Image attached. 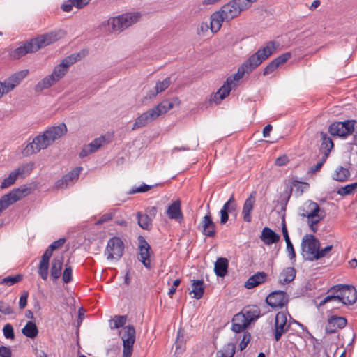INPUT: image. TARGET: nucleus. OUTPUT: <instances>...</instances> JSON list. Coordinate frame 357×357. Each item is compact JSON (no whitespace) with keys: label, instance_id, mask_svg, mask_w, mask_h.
<instances>
[{"label":"nucleus","instance_id":"a19ab883","mask_svg":"<svg viewBox=\"0 0 357 357\" xmlns=\"http://www.w3.org/2000/svg\"><path fill=\"white\" fill-rule=\"evenodd\" d=\"M333 245H327L324 248L320 249L319 248L318 252L316 253L315 255L312 256H307L305 257L306 260L308 261H314V260H318L324 257L327 256L329 252H331L333 249Z\"/></svg>","mask_w":357,"mask_h":357},{"label":"nucleus","instance_id":"f704fd0d","mask_svg":"<svg viewBox=\"0 0 357 357\" xmlns=\"http://www.w3.org/2000/svg\"><path fill=\"white\" fill-rule=\"evenodd\" d=\"M22 332L26 337L33 339L38 335V330L34 322L28 321Z\"/></svg>","mask_w":357,"mask_h":357},{"label":"nucleus","instance_id":"cd10ccee","mask_svg":"<svg viewBox=\"0 0 357 357\" xmlns=\"http://www.w3.org/2000/svg\"><path fill=\"white\" fill-rule=\"evenodd\" d=\"M63 263V257H56L52 259L50 268V277L53 282H55L60 277Z\"/></svg>","mask_w":357,"mask_h":357},{"label":"nucleus","instance_id":"9b49d317","mask_svg":"<svg viewBox=\"0 0 357 357\" xmlns=\"http://www.w3.org/2000/svg\"><path fill=\"white\" fill-rule=\"evenodd\" d=\"M289 301V295L281 290L271 292L265 299L266 303L273 309H282L288 304Z\"/></svg>","mask_w":357,"mask_h":357},{"label":"nucleus","instance_id":"c9c22d12","mask_svg":"<svg viewBox=\"0 0 357 357\" xmlns=\"http://www.w3.org/2000/svg\"><path fill=\"white\" fill-rule=\"evenodd\" d=\"M137 216L139 226L143 229L149 231L152 227V221L149 216L146 214H142L140 212L137 213Z\"/></svg>","mask_w":357,"mask_h":357},{"label":"nucleus","instance_id":"774afa93","mask_svg":"<svg viewBox=\"0 0 357 357\" xmlns=\"http://www.w3.org/2000/svg\"><path fill=\"white\" fill-rule=\"evenodd\" d=\"M307 183H301V182H299L297 180H294L293 182H292V185L291 188H296V192L298 193V195H301L304 191L303 190V185H307Z\"/></svg>","mask_w":357,"mask_h":357},{"label":"nucleus","instance_id":"052dcab7","mask_svg":"<svg viewBox=\"0 0 357 357\" xmlns=\"http://www.w3.org/2000/svg\"><path fill=\"white\" fill-rule=\"evenodd\" d=\"M184 331L180 328L177 333V337L175 342L176 349H180L184 344Z\"/></svg>","mask_w":357,"mask_h":357},{"label":"nucleus","instance_id":"79ce46f5","mask_svg":"<svg viewBox=\"0 0 357 357\" xmlns=\"http://www.w3.org/2000/svg\"><path fill=\"white\" fill-rule=\"evenodd\" d=\"M356 189H357V182H355V183H353L351 184H348V185H345L344 187L340 188L337 190V194L341 196H347V195H353L355 192Z\"/></svg>","mask_w":357,"mask_h":357},{"label":"nucleus","instance_id":"a878e982","mask_svg":"<svg viewBox=\"0 0 357 357\" xmlns=\"http://www.w3.org/2000/svg\"><path fill=\"white\" fill-rule=\"evenodd\" d=\"M210 20V29L212 33H217L220 29L222 22L226 21L225 15L221 12V10L212 13Z\"/></svg>","mask_w":357,"mask_h":357},{"label":"nucleus","instance_id":"13d9d810","mask_svg":"<svg viewBox=\"0 0 357 357\" xmlns=\"http://www.w3.org/2000/svg\"><path fill=\"white\" fill-rule=\"evenodd\" d=\"M73 270L71 266H66V268L63 273L62 280L64 283H69L73 280Z\"/></svg>","mask_w":357,"mask_h":357},{"label":"nucleus","instance_id":"bb28decb","mask_svg":"<svg viewBox=\"0 0 357 357\" xmlns=\"http://www.w3.org/2000/svg\"><path fill=\"white\" fill-rule=\"evenodd\" d=\"M280 235L269 227H265L261 231L260 239L266 245L277 243L280 240Z\"/></svg>","mask_w":357,"mask_h":357},{"label":"nucleus","instance_id":"2f4dec72","mask_svg":"<svg viewBox=\"0 0 357 357\" xmlns=\"http://www.w3.org/2000/svg\"><path fill=\"white\" fill-rule=\"evenodd\" d=\"M192 289L190 291V294H193V298L195 299H200L203 297L204 294L205 287L204 282L202 280H193L192 281Z\"/></svg>","mask_w":357,"mask_h":357},{"label":"nucleus","instance_id":"c03bdc74","mask_svg":"<svg viewBox=\"0 0 357 357\" xmlns=\"http://www.w3.org/2000/svg\"><path fill=\"white\" fill-rule=\"evenodd\" d=\"M105 142L104 136H101L98 138H96L91 143L86 144L88 149L91 151V153L96 152L99 148H100L102 144Z\"/></svg>","mask_w":357,"mask_h":357},{"label":"nucleus","instance_id":"f8f14e48","mask_svg":"<svg viewBox=\"0 0 357 357\" xmlns=\"http://www.w3.org/2000/svg\"><path fill=\"white\" fill-rule=\"evenodd\" d=\"M320 247V242L313 234H306L301 242L303 256L305 259L304 252L307 256L315 255Z\"/></svg>","mask_w":357,"mask_h":357},{"label":"nucleus","instance_id":"1a4fd4ad","mask_svg":"<svg viewBox=\"0 0 357 357\" xmlns=\"http://www.w3.org/2000/svg\"><path fill=\"white\" fill-rule=\"evenodd\" d=\"M65 35V32L62 30H57L40 35L34 38L32 41L34 44L36 51L40 48L50 45L59 39L62 38Z\"/></svg>","mask_w":357,"mask_h":357},{"label":"nucleus","instance_id":"ea45409f","mask_svg":"<svg viewBox=\"0 0 357 357\" xmlns=\"http://www.w3.org/2000/svg\"><path fill=\"white\" fill-rule=\"evenodd\" d=\"M235 345L232 343H228L225 345L222 350L216 353L217 357H234L235 354Z\"/></svg>","mask_w":357,"mask_h":357},{"label":"nucleus","instance_id":"e433bc0d","mask_svg":"<svg viewBox=\"0 0 357 357\" xmlns=\"http://www.w3.org/2000/svg\"><path fill=\"white\" fill-rule=\"evenodd\" d=\"M350 176V172L347 168L339 167L333 176V178L340 182L346 181Z\"/></svg>","mask_w":357,"mask_h":357},{"label":"nucleus","instance_id":"9d476101","mask_svg":"<svg viewBox=\"0 0 357 357\" xmlns=\"http://www.w3.org/2000/svg\"><path fill=\"white\" fill-rule=\"evenodd\" d=\"M135 328L132 325L124 327V331L121 336L123 341V357H130L133 351V344L135 342Z\"/></svg>","mask_w":357,"mask_h":357},{"label":"nucleus","instance_id":"f257e3e1","mask_svg":"<svg viewBox=\"0 0 357 357\" xmlns=\"http://www.w3.org/2000/svg\"><path fill=\"white\" fill-rule=\"evenodd\" d=\"M67 127L64 123L56 126H52L46 130L43 135H38L29 143L23 149L24 155H30L39 152L52 145L56 140L60 139L67 132Z\"/></svg>","mask_w":357,"mask_h":357},{"label":"nucleus","instance_id":"e2e57ef3","mask_svg":"<svg viewBox=\"0 0 357 357\" xmlns=\"http://www.w3.org/2000/svg\"><path fill=\"white\" fill-rule=\"evenodd\" d=\"M325 211L321 210L320 212L317 213V215L313 218H307L308 223H312L314 225L318 224L321 220H323L325 217Z\"/></svg>","mask_w":357,"mask_h":357},{"label":"nucleus","instance_id":"0e129e2a","mask_svg":"<svg viewBox=\"0 0 357 357\" xmlns=\"http://www.w3.org/2000/svg\"><path fill=\"white\" fill-rule=\"evenodd\" d=\"M29 297V292L27 291H23L19 301V308L23 310L27 305V300Z\"/></svg>","mask_w":357,"mask_h":357},{"label":"nucleus","instance_id":"c85d7f7f","mask_svg":"<svg viewBox=\"0 0 357 357\" xmlns=\"http://www.w3.org/2000/svg\"><path fill=\"white\" fill-rule=\"evenodd\" d=\"M229 261L227 258L219 257L214 265V272L218 277L223 278L228 272Z\"/></svg>","mask_w":357,"mask_h":357},{"label":"nucleus","instance_id":"37998d69","mask_svg":"<svg viewBox=\"0 0 357 357\" xmlns=\"http://www.w3.org/2000/svg\"><path fill=\"white\" fill-rule=\"evenodd\" d=\"M17 176L14 170L10 173L8 177L5 178L0 185L1 189H6L13 185L17 179Z\"/></svg>","mask_w":357,"mask_h":357},{"label":"nucleus","instance_id":"72a5a7b5","mask_svg":"<svg viewBox=\"0 0 357 357\" xmlns=\"http://www.w3.org/2000/svg\"><path fill=\"white\" fill-rule=\"evenodd\" d=\"M139 13H126L119 15L123 29L131 26L132 24L137 22L140 18Z\"/></svg>","mask_w":357,"mask_h":357},{"label":"nucleus","instance_id":"3c124183","mask_svg":"<svg viewBox=\"0 0 357 357\" xmlns=\"http://www.w3.org/2000/svg\"><path fill=\"white\" fill-rule=\"evenodd\" d=\"M49 262L40 261L38 274L43 280H47L48 277Z\"/></svg>","mask_w":357,"mask_h":357},{"label":"nucleus","instance_id":"aec40b11","mask_svg":"<svg viewBox=\"0 0 357 357\" xmlns=\"http://www.w3.org/2000/svg\"><path fill=\"white\" fill-rule=\"evenodd\" d=\"M291 57V52H285L273 61H271L264 68L263 75L266 76L274 72L280 65L286 63Z\"/></svg>","mask_w":357,"mask_h":357},{"label":"nucleus","instance_id":"603ef678","mask_svg":"<svg viewBox=\"0 0 357 357\" xmlns=\"http://www.w3.org/2000/svg\"><path fill=\"white\" fill-rule=\"evenodd\" d=\"M292 194V188H288L284 190L282 194L281 195V201L280 204L282 206V208L285 210V207L288 204V202Z\"/></svg>","mask_w":357,"mask_h":357},{"label":"nucleus","instance_id":"5fc2aeb1","mask_svg":"<svg viewBox=\"0 0 357 357\" xmlns=\"http://www.w3.org/2000/svg\"><path fill=\"white\" fill-rule=\"evenodd\" d=\"M82 170V167H77L71 170L68 174H65V177L68 179V181H73L74 180H77L79 177V175Z\"/></svg>","mask_w":357,"mask_h":357},{"label":"nucleus","instance_id":"393cba45","mask_svg":"<svg viewBox=\"0 0 357 357\" xmlns=\"http://www.w3.org/2000/svg\"><path fill=\"white\" fill-rule=\"evenodd\" d=\"M181 201L177 199L172 202L167 208V215L169 218L181 221L183 219V215L181 209Z\"/></svg>","mask_w":357,"mask_h":357},{"label":"nucleus","instance_id":"5701e85b","mask_svg":"<svg viewBox=\"0 0 357 357\" xmlns=\"http://www.w3.org/2000/svg\"><path fill=\"white\" fill-rule=\"evenodd\" d=\"M36 52L37 51L36 47H34V44L31 38L30 40L25 42L22 45L15 49L12 53V56L15 59H18L26 54Z\"/></svg>","mask_w":357,"mask_h":357},{"label":"nucleus","instance_id":"7c9ffc66","mask_svg":"<svg viewBox=\"0 0 357 357\" xmlns=\"http://www.w3.org/2000/svg\"><path fill=\"white\" fill-rule=\"evenodd\" d=\"M173 101L174 102H171L168 100H165L158 105H157L155 107H154L153 109L155 110L156 114H158L159 116L162 114L167 113L169 110L173 108L174 102H176L177 104L179 103L178 98H175Z\"/></svg>","mask_w":357,"mask_h":357},{"label":"nucleus","instance_id":"09e8293b","mask_svg":"<svg viewBox=\"0 0 357 357\" xmlns=\"http://www.w3.org/2000/svg\"><path fill=\"white\" fill-rule=\"evenodd\" d=\"M248 324H247V321H240L235 320V316L232 319V327L231 330L235 333H241L247 327Z\"/></svg>","mask_w":357,"mask_h":357},{"label":"nucleus","instance_id":"4c0bfd02","mask_svg":"<svg viewBox=\"0 0 357 357\" xmlns=\"http://www.w3.org/2000/svg\"><path fill=\"white\" fill-rule=\"evenodd\" d=\"M28 73V70H23L13 74L7 79L8 82H10V84H15V87L18 84H20V83L22 81L24 78H25L27 76Z\"/></svg>","mask_w":357,"mask_h":357},{"label":"nucleus","instance_id":"6ab92c4d","mask_svg":"<svg viewBox=\"0 0 357 357\" xmlns=\"http://www.w3.org/2000/svg\"><path fill=\"white\" fill-rule=\"evenodd\" d=\"M237 210V203L235 200L234 194L231 195L229 199L225 202L220 211L221 225H225L229 220V213L236 212Z\"/></svg>","mask_w":357,"mask_h":357},{"label":"nucleus","instance_id":"de8ad7c7","mask_svg":"<svg viewBox=\"0 0 357 357\" xmlns=\"http://www.w3.org/2000/svg\"><path fill=\"white\" fill-rule=\"evenodd\" d=\"M126 320L127 316L126 315H115L113 319L114 326H110V328L114 330L123 327L125 325Z\"/></svg>","mask_w":357,"mask_h":357},{"label":"nucleus","instance_id":"7ed1b4c3","mask_svg":"<svg viewBox=\"0 0 357 357\" xmlns=\"http://www.w3.org/2000/svg\"><path fill=\"white\" fill-rule=\"evenodd\" d=\"M31 193V188L27 185H22L13 189L0 198V215L9 206L21 200Z\"/></svg>","mask_w":357,"mask_h":357},{"label":"nucleus","instance_id":"473e14b6","mask_svg":"<svg viewBox=\"0 0 357 357\" xmlns=\"http://www.w3.org/2000/svg\"><path fill=\"white\" fill-rule=\"evenodd\" d=\"M296 269L294 267L284 268L280 275L279 282L284 284L293 281L296 277Z\"/></svg>","mask_w":357,"mask_h":357},{"label":"nucleus","instance_id":"69168bd1","mask_svg":"<svg viewBox=\"0 0 357 357\" xmlns=\"http://www.w3.org/2000/svg\"><path fill=\"white\" fill-rule=\"evenodd\" d=\"M251 338V335L248 332H244L243 337L240 342L239 347L240 350L242 351L246 348Z\"/></svg>","mask_w":357,"mask_h":357},{"label":"nucleus","instance_id":"f03ea898","mask_svg":"<svg viewBox=\"0 0 357 357\" xmlns=\"http://www.w3.org/2000/svg\"><path fill=\"white\" fill-rule=\"evenodd\" d=\"M327 293H333L337 296L336 301L343 305H351L357 301V290L351 284H339L333 285L328 289Z\"/></svg>","mask_w":357,"mask_h":357},{"label":"nucleus","instance_id":"6e6552de","mask_svg":"<svg viewBox=\"0 0 357 357\" xmlns=\"http://www.w3.org/2000/svg\"><path fill=\"white\" fill-rule=\"evenodd\" d=\"M124 252V243L121 238L114 236L109 239L105 251L107 259L119 260Z\"/></svg>","mask_w":357,"mask_h":357},{"label":"nucleus","instance_id":"a18cd8bd","mask_svg":"<svg viewBox=\"0 0 357 357\" xmlns=\"http://www.w3.org/2000/svg\"><path fill=\"white\" fill-rule=\"evenodd\" d=\"M23 279V275L22 274H17L15 275H9L8 277L4 278L1 284H8L9 286L13 285L16 283L21 282Z\"/></svg>","mask_w":357,"mask_h":357},{"label":"nucleus","instance_id":"c756f323","mask_svg":"<svg viewBox=\"0 0 357 357\" xmlns=\"http://www.w3.org/2000/svg\"><path fill=\"white\" fill-rule=\"evenodd\" d=\"M321 144L319 149L320 152L325 155L326 154L327 157L329 156V154L331 150L334 147V144L331 137L328 136V135L324 132H320Z\"/></svg>","mask_w":357,"mask_h":357},{"label":"nucleus","instance_id":"338daca9","mask_svg":"<svg viewBox=\"0 0 357 357\" xmlns=\"http://www.w3.org/2000/svg\"><path fill=\"white\" fill-rule=\"evenodd\" d=\"M155 185H149L146 184H143L138 188H133L130 191V194H134L137 192H145L148 190L152 189Z\"/></svg>","mask_w":357,"mask_h":357},{"label":"nucleus","instance_id":"58836bf2","mask_svg":"<svg viewBox=\"0 0 357 357\" xmlns=\"http://www.w3.org/2000/svg\"><path fill=\"white\" fill-rule=\"evenodd\" d=\"M34 167V163L31 162L24 165H21L17 169H15L14 172L16 175L21 178H24L26 175H29Z\"/></svg>","mask_w":357,"mask_h":357},{"label":"nucleus","instance_id":"412c9836","mask_svg":"<svg viewBox=\"0 0 357 357\" xmlns=\"http://www.w3.org/2000/svg\"><path fill=\"white\" fill-rule=\"evenodd\" d=\"M268 280V275L264 271L257 272L245 282L244 287L248 289H253Z\"/></svg>","mask_w":357,"mask_h":357},{"label":"nucleus","instance_id":"680f3d73","mask_svg":"<svg viewBox=\"0 0 357 357\" xmlns=\"http://www.w3.org/2000/svg\"><path fill=\"white\" fill-rule=\"evenodd\" d=\"M327 158H328V157H327L326 154L322 155V157H321L320 161L317 165L312 166L310 168V172L312 174H315L316 172H319L321 169L324 164L326 162Z\"/></svg>","mask_w":357,"mask_h":357},{"label":"nucleus","instance_id":"4be33fe9","mask_svg":"<svg viewBox=\"0 0 357 357\" xmlns=\"http://www.w3.org/2000/svg\"><path fill=\"white\" fill-rule=\"evenodd\" d=\"M255 195L256 192L252 191L243 204L242 215L243 220L245 222H250L252 220L251 213L254 209L255 204Z\"/></svg>","mask_w":357,"mask_h":357},{"label":"nucleus","instance_id":"49530a36","mask_svg":"<svg viewBox=\"0 0 357 357\" xmlns=\"http://www.w3.org/2000/svg\"><path fill=\"white\" fill-rule=\"evenodd\" d=\"M108 24H111L112 26V31H118L121 32L123 31V26L122 25V22L121 21L120 17L118 16L116 17H114L113 19H109L108 20Z\"/></svg>","mask_w":357,"mask_h":357},{"label":"nucleus","instance_id":"bf43d9fd","mask_svg":"<svg viewBox=\"0 0 357 357\" xmlns=\"http://www.w3.org/2000/svg\"><path fill=\"white\" fill-rule=\"evenodd\" d=\"M0 312L5 315H10L14 312L8 303L3 301H0Z\"/></svg>","mask_w":357,"mask_h":357},{"label":"nucleus","instance_id":"6e6d98bb","mask_svg":"<svg viewBox=\"0 0 357 357\" xmlns=\"http://www.w3.org/2000/svg\"><path fill=\"white\" fill-rule=\"evenodd\" d=\"M171 84L170 77H166L163 81H159L156 83L155 89L159 93H161L166 90Z\"/></svg>","mask_w":357,"mask_h":357},{"label":"nucleus","instance_id":"0eeeda50","mask_svg":"<svg viewBox=\"0 0 357 357\" xmlns=\"http://www.w3.org/2000/svg\"><path fill=\"white\" fill-rule=\"evenodd\" d=\"M356 123L355 120L334 122L329 126L328 132L333 136L345 138L354 132Z\"/></svg>","mask_w":357,"mask_h":357},{"label":"nucleus","instance_id":"39448f33","mask_svg":"<svg viewBox=\"0 0 357 357\" xmlns=\"http://www.w3.org/2000/svg\"><path fill=\"white\" fill-rule=\"evenodd\" d=\"M67 70L68 69L61 63L56 66L51 75L43 78L35 86L34 89L36 92H40L43 90L48 89L55 84L63 78L67 73Z\"/></svg>","mask_w":357,"mask_h":357},{"label":"nucleus","instance_id":"20e7f679","mask_svg":"<svg viewBox=\"0 0 357 357\" xmlns=\"http://www.w3.org/2000/svg\"><path fill=\"white\" fill-rule=\"evenodd\" d=\"M257 0H231L223 5L220 10L225 15L226 22L237 17L242 11L248 9Z\"/></svg>","mask_w":357,"mask_h":357},{"label":"nucleus","instance_id":"dca6fc26","mask_svg":"<svg viewBox=\"0 0 357 357\" xmlns=\"http://www.w3.org/2000/svg\"><path fill=\"white\" fill-rule=\"evenodd\" d=\"M261 315L260 310L257 305L247 306L245 313H238L235 315V320L247 321V324L257 320Z\"/></svg>","mask_w":357,"mask_h":357},{"label":"nucleus","instance_id":"864d4df0","mask_svg":"<svg viewBox=\"0 0 357 357\" xmlns=\"http://www.w3.org/2000/svg\"><path fill=\"white\" fill-rule=\"evenodd\" d=\"M329 319L333 322V324L340 329L347 326V320L344 317L331 316Z\"/></svg>","mask_w":357,"mask_h":357},{"label":"nucleus","instance_id":"8fccbe9b","mask_svg":"<svg viewBox=\"0 0 357 357\" xmlns=\"http://www.w3.org/2000/svg\"><path fill=\"white\" fill-rule=\"evenodd\" d=\"M233 88L234 87L231 85H227L225 82L224 84L218 90V93H220L219 100H222L226 97H227Z\"/></svg>","mask_w":357,"mask_h":357},{"label":"nucleus","instance_id":"2eb2a0df","mask_svg":"<svg viewBox=\"0 0 357 357\" xmlns=\"http://www.w3.org/2000/svg\"><path fill=\"white\" fill-rule=\"evenodd\" d=\"M255 69V68L247 59L241 65L234 75L227 78L226 84L231 85L234 88L236 86V81L241 79L245 73L248 74Z\"/></svg>","mask_w":357,"mask_h":357},{"label":"nucleus","instance_id":"4468645a","mask_svg":"<svg viewBox=\"0 0 357 357\" xmlns=\"http://www.w3.org/2000/svg\"><path fill=\"white\" fill-rule=\"evenodd\" d=\"M287 316L285 312H279L276 314L274 323V338L279 341L282 335L287 332L289 325H287Z\"/></svg>","mask_w":357,"mask_h":357},{"label":"nucleus","instance_id":"a211bd4d","mask_svg":"<svg viewBox=\"0 0 357 357\" xmlns=\"http://www.w3.org/2000/svg\"><path fill=\"white\" fill-rule=\"evenodd\" d=\"M199 228H201L202 234L206 236L211 238L215 236L216 225L212 220L210 211L202 218Z\"/></svg>","mask_w":357,"mask_h":357},{"label":"nucleus","instance_id":"b1692460","mask_svg":"<svg viewBox=\"0 0 357 357\" xmlns=\"http://www.w3.org/2000/svg\"><path fill=\"white\" fill-rule=\"evenodd\" d=\"M300 210L302 211V213L300 214L302 217L313 218L317 216V213L320 212L322 209L320 208L317 203L312 200H307L305 203L304 206L300 208Z\"/></svg>","mask_w":357,"mask_h":357},{"label":"nucleus","instance_id":"ddd939ff","mask_svg":"<svg viewBox=\"0 0 357 357\" xmlns=\"http://www.w3.org/2000/svg\"><path fill=\"white\" fill-rule=\"evenodd\" d=\"M138 243L139 250V257L138 259L147 269L150 270L152 268L150 260L152 249L150 245L142 236H138Z\"/></svg>","mask_w":357,"mask_h":357},{"label":"nucleus","instance_id":"4d7b16f0","mask_svg":"<svg viewBox=\"0 0 357 357\" xmlns=\"http://www.w3.org/2000/svg\"><path fill=\"white\" fill-rule=\"evenodd\" d=\"M3 335L6 339L13 340L15 333L13 327L10 324H6L3 328Z\"/></svg>","mask_w":357,"mask_h":357},{"label":"nucleus","instance_id":"423d86ee","mask_svg":"<svg viewBox=\"0 0 357 357\" xmlns=\"http://www.w3.org/2000/svg\"><path fill=\"white\" fill-rule=\"evenodd\" d=\"M278 46L279 43L276 41L268 42L265 47L259 49L255 54L248 57L249 63H251L255 68H257L276 50Z\"/></svg>","mask_w":357,"mask_h":357},{"label":"nucleus","instance_id":"f3484780","mask_svg":"<svg viewBox=\"0 0 357 357\" xmlns=\"http://www.w3.org/2000/svg\"><path fill=\"white\" fill-rule=\"evenodd\" d=\"M158 118V114L155 112V110L150 109L146 112L142 113L139 115L133 124L132 130H137L142 127L146 126L150 122L157 119Z\"/></svg>","mask_w":357,"mask_h":357}]
</instances>
